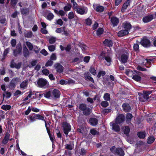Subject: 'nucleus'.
I'll return each mask as SVG.
<instances>
[{
  "label": "nucleus",
  "mask_w": 156,
  "mask_h": 156,
  "mask_svg": "<svg viewBox=\"0 0 156 156\" xmlns=\"http://www.w3.org/2000/svg\"><path fill=\"white\" fill-rule=\"evenodd\" d=\"M79 109L82 111L84 115L88 116L90 115L92 111V109L87 107V105L84 103H81L79 105Z\"/></svg>",
  "instance_id": "1"
},
{
  "label": "nucleus",
  "mask_w": 156,
  "mask_h": 156,
  "mask_svg": "<svg viewBox=\"0 0 156 156\" xmlns=\"http://www.w3.org/2000/svg\"><path fill=\"white\" fill-rule=\"evenodd\" d=\"M21 80L20 78L16 77L13 78L8 85V87L11 90H14L16 87V85L18 82H20Z\"/></svg>",
  "instance_id": "2"
},
{
  "label": "nucleus",
  "mask_w": 156,
  "mask_h": 156,
  "mask_svg": "<svg viewBox=\"0 0 156 156\" xmlns=\"http://www.w3.org/2000/svg\"><path fill=\"white\" fill-rule=\"evenodd\" d=\"M111 152L115 154H117L119 156H124L125 155L124 152L121 148H118L115 149L114 146H113L110 148Z\"/></svg>",
  "instance_id": "3"
},
{
  "label": "nucleus",
  "mask_w": 156,
  "mask_h": 156,
  "mask_svg": "<svg viewBox=\"0 0 156 156\" xmlns=\"http://www.w3.org/2000/svg\"><path fill=\"white\" fill-rule=\"evenodd\" d=\"M37 84L39 87L41 88L47 87L48 85V81L43 78H39L37 82Z\"/></svg>",
  "instance_id": "4"
},
{
  "label": "nucleus",
  "mask_w": 156,
  "mask_h": 156,
  "mask_svg": "<svg viewBox=\"0 0 156 156\" xmlns=\"http://www.w3.org/2000/svg\"><path fill=\"white\" fill-rule=\"evenodd\" d=\"M62 127L64 133L67 136L69 132L71 130V126L69 124L66 122H64L62 123Z\"/></svg>",
  "instance_id": "5"
},
{
  "label": "nucleus",
  "mask_w": 156,
  "mask_h": 156,
  "mask_svg": "<svg viewBox=\"0 0 156 156\" xmlns=\"http://www.w3.org/2000/svg\"><path fill=\"white\" fill-rule=\"evenodd\" d=\"M140 43L142 46L145 48H148L151 46L150 40L147 37H144L142 39Z\"/></svg>",
  "instance_id": "6"
},
{
  "label": "nucleus",
  "mask_w": 156,
  "mask_h": 156,
  "mask_svg": "<svg viewBox=\"0 0 156 156\" xmlns=\"http://www.w3.org/2000/svg\"><path fill=\"white\" fill-rule=\"evenodd\" d=\"M115 122L119 125L123 122L125 120V116L123 114H119L116 117Z\"/></svg>",
  "instance_id": "7"
},
{
  "label": "nucleus",
  "mask_w": 156,
  "mask_h": 156,
  "mask_svg": "<svg viewBox=\"0 0 156 156\" xmlns=\"http://www.w3.org/2000/svg\"><path fill=\"white\" fill-rule=\"evenodd\" d=\"M135 73V74L133 76L132 79L137 82H140L142 79L141 76H142V73L138 71H136V72Z\"/></svg>",
  "instance_id": "8"
},
{
  "label": "nucleus",
  "mask_w": 156,
  "mask_h": 156,
  "mask_svg": "<svg viewBox=\"0 0 156 156\" xmlns=\"http://www.w3.org/2000/svg\"><path fill=\"white\" fill-rule=\"evenodd\" d=\"M54 68L56 72L59 73H62L64 70L63 67L59 63H56L54 65Z\"/></svg>",
  "instance_id": "9"
},
{
  "label": "nucleus",
  "mask_w": 156,
  "mask_h": 156,
  "mask_svg": "<svg viewBox=\"0 0 156 156\" xmlns=\"http://www.w3.org/2000/svg\"><path fill=\"white\" fill-rule=\"evenodd\" d=\"M122 27L123 29L129 32L131 29L132 26L130 23L128 21H126L122 23Z\"/></svg>",
  "instance_id": "10"
},
{
  "label": "nucleus",
  "mask_w": 156,
  "mask_h": 156,
  "mask_svg": "<svg viewBox=\"0 0 156 156\" xmlns=\"http://www.w3.org/2000/svg\"><path fill=\"white\" fill-rule=\"evenodd\" d=\"M16 49L13 50L14 56H17L18 54L22 52V45L20 43L18 44L16 46Z\"/></svg>",
  "instance_id": "11"
},
{
  "label": "nucleus",
  "mask_w": 156,
  "mask_h": 156,
  "mask_svg": "<svg viewBox=\"0 0 156 156\" xmlns=\"http://www.w3.org/2000/svg\"><path fill=\"white\" fill-rule=\"evenodd\" d=\"M110 21L112 24L113 27L117 26L119 23V19L115 16H112L111 18Z\"/></svg>",
  "instance_id": "12"
},
{
  "label": "nucleus",
  "mask_w": 156,
  "mask_h": 156,
  "mask_svg": "<svg viewBox=\"0 0 156 156\" xmlns=\"http://www.w3.org/2000/svg\"><path fill=\"white\" fill-rule=\"evenodd\" d=\"M122 107L123 111L125 112H130L131 110V107L129 104L127 103H125L122 105Z\"/></svg>",
  "instance_id": "13"
},
{
  "label": "nucleus",
  "mask_w": 156,
  "mask_h": 156,
  "mask_svg": "<svg viewBox=\"0 0 156 156\" xmlns=\"http://www.w3.org/2000/svg\"><path fill=\"white\" fill-rule=\"evenodd\" d=\"M76 12L79 14H87V9L86 7V9H85L84 7L83 8L78 7V8H76Z\"/></svg>",
  "instance_id": "14"
},
{
  "label": "nucleus",
  "mask_w": 156,
  "mask_h": 156,
  "mask_svg": "<svg viewBox=\"0 0 156 156\" xmlns=\"http://www.w3.org/2000/svg\"><path fill=\"white\" fill-rule=\"evenodd\" d=\"M94 9L97 12H103L104 10V7L98 4L93 5Z\"/></svg>",
  "instance_id": "15"
},
{
  "label": "nucleus",
  "mask_w": 156,
  "mask_h": 156,
  "mask_svg": "<svg viewBox=\"0 0 156 156\" xmlns=\"http://www.w3.org/2000/svg\"><path fill=\"white\" fill-rule=\"evenodd\" d=\"M91 75L89 72H87L84 74V78L87 81H90L93 83H94L93 78L91 76Z\"/></svg>",
  "instance_id": "16"
},
{
  "label": "nucleus",
  "mask_w": 156,
  "mask_h": 156,
  "mask_svg": "<svg viewBox=\"0 0 156 156\" xmlns=\"http://www.w3.org/2000/svg\"><path fill=\"white\" fill-rule=\"evenodd\" d=\"M88 123L93 126H96L98 123V120L96 118L91 117L89 119Z\"/></svg>",
  "instance_id": "17"
},
{
  "label": "nucleus",
  "mask_w": 156,
  "mask_h": 156,
  "mask_svg": "<svg viewBox=\"0 0 156 156\" xmlns=\"http://www.w3.org/2000/svg\"><path fill=\"white\" fill-rule=\"evenodd\" d=\"M103 43L104 45L107 47H112L113 44L112 40L108 39H105Z\"/></svg>",
  "instance_id": "18"
},
{
  "label": "nucleus",
  "mask_w": 156,
  "mask_h": 156,
  "mask_svg": "<svg viewBox=\"0 0 156 156\" xmlns=\"http://www.w3.org/2000/svg\"><path fill=\"white\" fill-rule=\"evenodd\" d=\"M136 70H133V71L129 69H127L125 72V74L129 77H132L133 78V76L136 72Z\"/></svg>",
  "instance_id": "19"
},
{
  "label": "nucleus",
  "mask_w": 156,
  "mask_h": 156,
  "mask_svg": "<svg viewBox=\"0 0 156 156\" xmlns=\"http://www.w3.org/2000/svg\"><path fill=\"white\" fill-rule=\"evenodd\" d=\"M129 33V32L127 30L122 29L118 32L117 35L118 37H121L127 35Z\"/></svg>",
  "instance_id": "20"
},
{
  "label": "nucleus",
  "mask_w": 156,
  "mask_h": 156,
  "mask_svg": "<svg viewBox=\"0 0 156 156\" xmlns=\"http://www.w3.org/2000/svg\"><path fill=\"white\" fill-rule=\"evenodd\" d=\"M152 15L147 16L143 18L142 20L144 23H147L151 21L153 19Z\"/></svg>",
  "instance_id": "21"
},
{
  "label": "nucleus",
  "mask_w": 156,
  "mask_h": 156,
  "mask_svg": "<svg viewBox=\"0 0 156 156\" xmlns=\"http://www.w3.org/2000/svg\"><path fill=\"white\" fill-rule=\"evenodd\" d=\"M129 57L128 55L123 54L121 56V60L122 63L125 64L126 63Z\"/></svg>",
  "instance_id": "22"
},
{
  "label": "nucleus",
  "mask_w": 156,
  "mask_h": 156,
  "mask_svg": "<svg viewBox=\"0 0 156 156\" xmlns=\"http://www.w3.org/2000/svg\"><path fill=\"white\" fill-rule=\"evenodd\" d=\"M143 98L144 99L147 100L149 99L148 95L152 93V91L150 90H144L143 91Z\"/></svg>",
  "instance_id": "23"
},
{
  "label": "nucleus",
  "mask_w": 156,
  "mask_h": 156,
  "mask_svg": "<svg viewBox=\"0 0 156 156\" xmlns=\"http://www.w3.org/2000/svg\"><path fill=\"white\" fill-rule=\"evenodd\" d=\"M23 55L25 57H27L29 55V51L25 44H24L23 45Z\"/></svg>",
  "instance_id": "24"
},
{
  "label": "nucleus",
  "mask_w": 156,
  "mask_h": 156,
  "mask_svg": "<svg viewBox=\"0 0 156 156\" xmlns=\"http://www.w3.org/2000/svg\"><path fill=\"white\" fill-rule=\"evenodd\" d=\"M29 9L28 8L24 7L20 9L21 13L24 15H28L29 13Z\"/></svg>",
  "instance_id": "25"
},
{
  "label": "nucleus",
  "mask_w": 156,
  "mask_h": 156,
  "mask_svg": "<svg viewBox=\"0 0 156 156\" xmlns=\"http://www.w3.org/2000/svg\"><path fill=\"white\" fill-rule=\"evenodd\" d=\"M52 94L55 98H58L60 97V92L58 89H55L53 91Z\"/></svg>",
  "instance_id": "26"
},
{
  "label": "nucleus",
  "mask_w": 156,
  "mask_h": 156,
  "mask_svg": "<svg viewBox=\"0 0 156 156\" xmlns=\"http://www.w3.org/2000/svg\"><path fill=\"white\" fill-rule=\"evenodd\" d=\"M137 135L140 139H144L146 136L147 134L145 131H140L137 132Z\"/></svg>",
  "instance_id": "27"
},
{
  "label": "nucleus",
  "mask_w": 156,
  "mask_h": 156,
  "mask_svg": "<svg viewBox=\"0 0 156 156\" xmlns=\"http://www.w3.org/2000/svg\"><path fill=\"white\" fill-rule=\"evenodd\" d=\"M28 80H25L21 82L20 85V88L23 89H25L27 87Z\"/></svg>",
  "instance_id": "28"
},
{
  "label": "nucleus",
  "mask_w": 156,
  "mask_h": 156,
  "mask_svg": "<svg viewBox=\"0 0 156 156\" xmlns=\"http://www.w3.org/2000/svg\"><path fill=\"white\" fill-rule=\"evenodd\" d=\"M117 123H113L112 124V129L115 132H119L120 130V127Z\"/></svg>",
  "instance_id": "29"
},
{
  "label": "nucleus",
  "mask_w": 156,
  "mask_h": 156,
  "mask_svg": "<svg viewBox=\"0 0 156 156\" xmlns=\"http://www.w3.org/2000/svg\"><path fill=\"white\" fill-rule=\"evenodd\" d=\"M130 0H127L123 4L122 8V11H123V10H125L126 9L128 6L130 5Z\"/></svg>",
  "instance_id": "30"
},
{
  "label": "nucleus",
  "mask_w": 156,
  "mask_h": 156,
  "mask_svg": "<svg viewBox=\"0 0 156 156\" xmlns=\"http://www.w3.org/2000/svg\"><path fill=\"white\" fill-rule=\"evenodd\" d=\"M155 138L154 136H150L147 139V143L148 144H151L154 141Z\"/></svg>",
  "instance_id": "31"
},
{
  "label": "nucleus",
  "mask_w": 156,
  "mask_h": 156,
  "mask_svg": "<svg viewBox=\"0 0 156 156\" xmlns=\"http://www.w3.org/2000/svg\"><path fill=\"white\" fill-rule=\"evenodd\" d=\"M130 130V129L129 127L128 126H125L123 131L124 133L128 136Z\"/></svg>",
  "instance_id": "32"
},
{
  "label": "nucleus",
  "mask_w": 156,
  "mask_h": 156,
  "mask_svg": "<svg viewBox=\"0 0 156 156\" xmlns=\"http://www.w3.org/2000/svg\"><path fill=\"white\" fill-rule=\"evenodd\" d=\"M103 28H99L97 30L96 34L98 36H100L103 33Z\"/></svg>",
  "instance_id": "33"
},
{
  "label": "nucleus",
  "mask_w": 156,
  "mask_h": 156,
  "mask_svg": "<svg viewBox=\"0 0 156 156\" xmlns=\"http://www.w3.org/2000/svg\"><path fill=\"white\" fill-rule=\"evenodd\" d=\"M33 35L31 31H28L27 33H24V35L25 37L28 38H31Z\"/></svg>",
  "instance_id": "34"
},
{
  "label": "nucleus",
  "mask_w": 156,
  "mask_h": 156,
  "mask_svg": "<svg viewBox=\"0 0 156 156\" xmlns=\"http://www.w3.org/2000/svg\"><path fill=\"white\" fill-rule=\"evenodd\" d=\"M132 118L133 115L131 114L130 113H127L126 116V122L130 121Z\"/></svg>",
  "instance_id": "35"
},
{
  "label": "nucleus",
  "mask_w": 156,
  "mask_h": 156,
  "mask_svg": "<svg viewBox=\"0 0 156 156\" xmlns=\"http://www.w3.org/2000/svg\"><path fill=\"white\" fill-rule=\"evenodd\" d=\"M85 22L86 25L90 26L92 24V20L90 17H88L85 20Z\"/></svg>",
  "instance_id": "36"
},
{
  "label": "nucleus",
  "mask_w": 156,
  "mask_h": 156,
  "mask_svg": "<svg viewBox=\"0 0 156 156\" xmlns=\"http://www.w3.org/2000/svg\"><path fill=\"white\" fill-rule=\"evenodd\" d=\"M103 98L106 101H109L111 99L109 94L107 93L104 94Z\"/></svg>",
  "instance_id": "37"
},
{
  "label": "nucleus",
  "mask_w": 156,
  "mask_h": 156,
  "mask_svg": "<svg viewBox=\"0 0 156 156\" xmlns=\"http://www.w3.org/2000/svg\"><path fill=\"white\" fill-rule=\"evenodd\" d=\"M11 106L10 105H3L1 107L2 109L6 111L10 110L11 108Z\"/></svg>",
  "instance_id": "38"
},
{
  "label": "nucleus",
  "mask_w": 156,
  "mask_h": 156,
  "mask_svg": "<svg viewBox=\"0 0 156 156\" xmlns=\"http://www.w3.org/2000/svg\"><path fill=\"white\" fill-rule=\"evenodd\" d=\"M65 146L66 149L70 150H72L74 147L73 144H72L71 143L70 144H66Z\"/></svg>",
  "instance_id": "39"
},
{
  "label": "nucleus",
  "mask_w": 156,
  "mask_h": 156,
  "mask_svg": "<svg viewBox=\"0 0 156 156\" xmlns=\"http://www.w3.org/2000/svg\"><path fill=\"white\" fill-rule=\"evenodd\" d=\"M133 48L134 50L136 52H138L140 51L139 45L137 43L133 45Z\"/></svg>",
  "instance_id": "40"
},
{
  "label": "nucleus",
  "mask_w": 156,
  "mask_h": 156,
  "mask_svg": "<svg viewBox=\"0 0 156 156\" xmlns=\"http://www.w3.org/2000/svg\"><path fill=\"white\" fill-rule=\"evenodd\" d=\"M106 74V73L104 71H99L98 75L97 76V77L98 78H100L101 76H104Z\"/></svg>",
  "instance_id": "41"
},
{
  "label": "nucleus",
  "mask_w": 156,
  "mask_h": 156,
  "mask_svg": "<svg viewBox=\"0 0 156 156\" xmlns=\"http://www.w3.org/2000/svg\"><path fill=\"white\" fill-rule=\"evenodd\" d=\"M26 44L30 50H32L33 49V45L32 44H31V43H30V42L27 41L26 42Z\"/></svg>",
  "instance_id": "42"
},
{
  "label": "nucleus",
  "mask_w": 156,
  "mask_h": 156,
  "mask_svg": "<svg viewBox=\"0 0 156 156\" xmlns=\"http://www.w3.org/2000/svg\"><path fill=\"white\" fill-rule=\"evenodd\" d=\"M71 8V6L69 4H67V5L65 6L64 8V10L65 12L70 10Z\"/></svg>",
  "instance_id": "43"
},
{
  "label": "nucleus",
  "mask_w": 156,
  "mask_h": 156,
  "mask_svg": "<svg viewBox=\"0 0 156 156\" xmlns=\"http://www.w3.org/2000/svg\"><path fill=\"white\" fill-rule=\"evenodd\" d=\"M35 116L36 117V119L39 120H41L44 121V116H42L40 114H35Z\"/></svg>",
  "instance_id": "44"
},
{
  "label": "nucleus",
  "mask_w": 156,
  "mask_h": 156,
  "mask_svg": "<svg viewBox=\"0 0 156 156\" xmlns=\"http://www.w3.org/2000/svg\"><path fill=\"white\" fill-rule=\"evenodd\" d=\"M28 120L30 121L31 122H33L36 120V117L35 116V114L34 113L32 116L29 115V118L28 119Z\"/></svg>",
  "instance_id": "45"
},
{
  "label": "nucleus",
  "mask_w": 156,
  "mask_h": 156,
  "mask_svg": "<svg viewBox=\"0 0 156 156\" xmlns=\"http://www.w3.org/2000/svg\"><path fill=\"white\" fill-rule=\"evenodd\" d=\"M89 70L90 72L94 76L96 75V71L94 67H90Z\"/></svg>",
  "instance_id": "46"
},
{
  "label": "nucleus",
  "mask_w": 156,
  "mask_h": 156,
  "mask_svg": "<svg viewBox=\"0 0 156 156\" xmlns=\"http://www.w3.org/2000/svg\"><path fill=\"white\" fill-rule=\"evenodd\" d=\"M53 62L51 59L48 60L45 65L46 67L51 66L53 64Z\"/></svg>",
  "instance_id": "47"
},
{
  "label": "nucleus",
  "mask_w": 156,
  "mask_h": 156,
  "mask_svg": "<svg viewBox=\"0 0 156 156\" xmlns=\"http://www.w3.org/2000/svg\"><path fill=\"white\" fill-rule=\"evenodd\" d=\"M101 105L103 107L105 108L108 106L109 103L107 101H102L101 103Z\"/></svg>",
  "instance_id": "48"
},
{
  "label": "nucleus",
  "mask_w": 156,
  "mask_h": 156,
  "mask_svg": "<svg viewBox=\"0 0 156 156\" xmlns=\"http://www.w3.org/2000/svg\"><path fill=\"white\" fill-rule=\"evenodd\" d=\"M68 18L69 19H73L74 17V14L73 12H69L68 15Z\"/></svg>",
  "instance_id": "49"
},
{
  "label": "nucleus",
  "mask_w": 156,
  "mask_h": 156,
  "mask_svg": "<svg viewBox=\"0 0 156 156\" xmlns=\"http://www.w3.org/2000/svg\"><path fill=\"white\" fill-rule=\"evenodd\" d=\"M54 17V15L51 13H49L47 16V19L49 20H51Z\"/></svg>",
  "instance_id": "50"
},
{
  "label": "nucleus",
  "mask_w": 156,
  "mask_h": 156,
  "mask_svg": "<svg viewBox=\"0 0 156 156\" xmlns=\"http://www.w3.org/2000/svg\"><path fill=\"white\" fill-rule=\"evenodd\" d=\"M90 132L93 135H95L99 134V132L94 129H91L90 130Z\"/></svg>",
  "instance_id": "51"
},
{
  "label": "nucleus",
  "mask_w": 156,
  "mask_h": 156,
  "mask_svg": "<svg viewBox=\"0 0 156 156\" xmlns=\"http://www.w3.org/2000/svg\"><path fill=\"white\" fill-rule=\"evenodd\" d=\"M86 153V151L84 148H81L79 152V154L82 156L85 155Z\"/></svg>",
  "instance_id": "52"
},
{
  "label": "nucleus",
  "mask_w": 156,
  "mask_h": 156,
  "mask_svg": "<svg viewBox=\"0 0 156 156\" xmlns=\"http://www.w3.org/2000/svg\"><path fill=\"white\" fill-rule=\"evenodd\" d=\"M50 59L52 61H55V60L57 59V57L56 56V54L55 53H53L50 56Z\"/></svg>",
  "instance_id": "53"
},
{
  "label": "nucleus",
  "mask_w": 156,
  "mask_h": 156,
  "mask_svg": "<svg viewBox=\"0 0 156 156\" xmlns=\"http://www.w3.org/2000/svg\"><path fill=\"white\" fill-rule=\"evenodd\" d=\"M48 49L51 52L53 51L55 49V47L54 45H50L48 46Z\"/></svg>",
  "instance_id": "54"
},
{
  "label": "nucleus",
  "mask_w": 156,
  "mask_h": 156,
  "mask_svg": "<svg viewBox=\"0 0 156 156\" xmlns=\"http://www.w3.org/2000/svg\"><path fill=\"white\" fill-rule=\"evenodd\" d=\"M45 123V126L46 129H49L50 127V124L51 123V122L49 121V122H47L45 120H44Z\"/></svg>",
  "instance_id": "55"
},
{
  "label": "nucleus",
  "mask_w": 156,
  "mask_h": 156,
  "mask_svg": "<svg viewBox=\"0 0 156 156\" xmlns=\"http://www.w3.org/2000/svg\"><path fill=\"white\" fill-rule=\"evenodd\" d=\"M55 38L52 37L49 40V42L50 44H54L55 41Z\"/></svg>",
  "instance_id": "56"
},
{
  "label": "nucleus",
  "mask_w": 156,
  "mask_h": 156,
  "mask_svg": "<svg viewBox=\"0 0 156 156\" xmlns=\"http://www.w3.org/2000/svg\"><path fill=\"white\" fill-rule=\"evenodd\" d=\"M111 109L109 108H105L102 110V112L104 114H107L110 112Z\"/></svg>",
  "instance_id": "57"
},
{
  "label": "nucleus",
  "mask_w": 156,
  "mask_h": 156,
  "mask_svg": "<svg viewBox=\"0 0 156 156\" xmlns=\"http://www.w3.org/2000/svg\"><path fill=\"white\" fill-rule=\"evenodd\" d=\"M51 95V93L50 91L46 92L44 94V97L47 98H49L50 97Z\"/></svg>",
  "instance_id": "58"
},
{
  "label": "nucleus",
  "mask_w": 156,
  "mask_h": 156,
  "mask_svg": "<svg viewBox=\"0 0 156 156\" xmlns=\"http://www.w3.org/2000/svg\"><path fill=\"white\" fill-rule=\"evenodd\" d=\"M16 43V42L15 39H13L11 41V44L12 47H14L15 46Z\"/></svg>",
  "instance_id": "59"
},
{
  "label": "nucleus",
  "mask_w": 156,
  "mask_h": 156,
  "mask_svg": "<svg viewBox=\"0 0 156 156\" xmlns=\"http://www.w3.org/2000/svg\"><path fill=\"white\" fill-rule=\"evenodd\" d=\"M40 53L44 55V56H47L48 54L47 51L44 49H43L41 51Z\"/></svg>",
  "instance_id": "60"
},
{
  "label": "nucleus",
  "mask_w": 156,
  "mask_h": 156,
  "mask_svg": "<svg viewBox=\"0 0 156 156\" xmlns=\"http://www.w3.org/2000/svg\"><path fill=\"white\" fill-rule=\"evenodd\" d=\"M56 24L59 25L60 26H62L63 25V22L62 19H59L57 20L56 23Z\"/></svg>",
  "instance_id": "61"
},
{
  "label": "nucleus",
  "mask_w": 156,
  "mask_h": 156,
  "mask_svg": "<svg viewBox=\"0 0 156 156\" xmlns=\"http://www.w3.org/2000/svg\"><path fill=\"white\" fill-rule=\"evenodd\" d=\"M42 73L45 75H47L49 73V71L47 69H44L42 71Z\"/></svg>",
  "instance_id": "62"
},
{
  "label": "nucleus",
  "mask_w": 156,
  "mask_h": 156,
  "mask_svg": "<svg viewBox=\"0 0 156 156\" xmlns=\"http://www.w3.org/2000/svg\"><path fill=\"white\" fill-rule=\"evenodd\" d=\"M71 48V45L70 44H68L66 47L65 48V50L66 52H69L70 51Z\"/></svg>",
  "instance_id": "63"
},
{
  "label": "nucleus",
  "mask_w": 156,
  "mask_h": 156,
  "mask_svg": "<svg viewBox=\"0 0 156 156\" xmlns=\"http://www.w3.org/2000/svg\"><path fill=\"white\" fill-rule=\"evenodd\" d=\"M90 57L89 56H87L84 57L83 61L86 63H88L89 62Z\"/></svg>",
  "instance_id": "64"
}]
</instances>
